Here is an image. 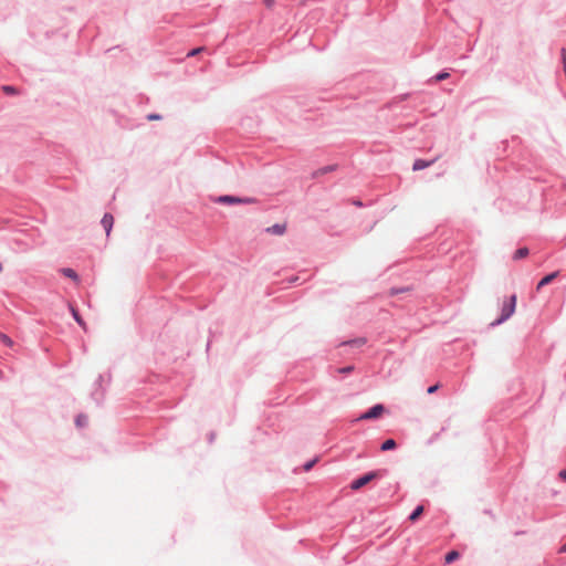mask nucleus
I'll list each match as a JSON object with an SVG mask.
<instances>
[{
	"mask_svg": "<svg viewBox=\"0 0 566 566\" xmlns=\"http://www.w3.org/2000/svg\"><path fill=\"white\" fill-rule=\"evenodd\" d=\"M387 474H388L387 469L373 470V471L366 472V473L359 475L358 478L354 479L350 482L349 486L353 491H358L359 489L367 485L371 481L382 479Z\"/></svg>",
	"mask_w": 566,
	"mask_h": 566,
	"instance_id": "obj_1",
	"label": "nucleus"
},
{
	"mask_svg": "<svg viewBox=\"0 0 566 566\" xmlns=\"http://www.w3.org/2000/svg\"><path fill=\"white\" fill-rule=\"evenodd\" d=\"M516 301V294H512L511 296L506 297L502 304L500 316L493 323H491V325L496 326L507 321L515 312Z\"/></svg>",
	"mask_w": 566,
	"mask_h": 566,
	"instance_id": "obj_2",
	"label": "nucleus"
},
{
	"mask_svg": "<svg viewBox=\"0 0 566 566\" xmlns=\"http://www.w3.org/2000/svg\"><path fill=\"white\" fill-rule=\"evenodd\" d=\"M213 201L216 203H220V205L233 206V205L254 203V202H256V199L251 198V197H238V196H233V195H222V196L216 197L213 199Z\"/></svg>",
	"mask_w": 566,
	"mask_h": 566,
	"instance_id": "obj_3",
	"label": "nucleus"
},
{
	"mask_svg": "<svg viewBox=\"0 0 566 566\" xmlns=\"http://www.w3.org/2000/svg\"><path fill=\"white\" fill-rule=\"evenodd\" d=\"M104 375L99 374L94 382V389L91 392V398L99 406L102 405L106 389L103 387Z\"/></svg>",
	"mask_w": 566,
	"mask_h": 566,
	"instance_id": "obj_4",
	"label": "nucleus"
},
{
	"mask_svg": "<svg viewBox=\"0 0 566 566\" xmlns=\"http://www.w3.org/2000/svg\"><path fill=\"white\" fill-rule=\"evenodd\" d=\"M385 412V406L382 403H376L373 407H370L367 411L360 415L358 420H374L381 417V415Z\"/></svg>",
	"mask_w": 566,
	"mask_h": 566,
	"instance_id": "obj_5",
	"label": "nucleus"
},
{
	"mask_svg": "<svg viewBox=\"0 0 566 566\" xmlns=\"http://www.w3.org/2000/svg\"><path fill=\"white\" fill-rule=\"evenodd\" d=\"M559 271H554L543 276L536 285V291H541L544 286L551 284L555 279L559 276Z\"/></svg>",
	"mask_w": 566,
	"mask_h": 566,
	"instance_id": "obj_6",
	"label": "nucleus"
},
{
	"mask_svg": "<svg viewBox=\"0 0 566 566\" xmlns=\"http://www.w3.org/2000/svg\"><path fill=\"white\" fill-rule=\"evenodd\" d=\"M101 224L104 228V230L106 232V235L108 237L111 234V231H112L113 226H114V217H113V214L109 213V212L104 213V216H103V218L101 220Z\"/></svg>",
	"mask_w": 566,
	"mask_h": 566,
	"instance_id": "obj_7",
	"label": "nucleus"
},
{
	"mask_svg": "<svg viewBox=\"0 0 566 566\" xmlns=\"http://www.w3.org/2000/svg\"><path fill=\"white\" fill-rule=\"evenodd\" d=\"M338 168V165L337 164H332V165H327V166H324L322 168H318L316 169L315 171L312 172V178L313 179H317L319 178L321 176L323 175H326V174H329V172H333V171H336Z\"/></svg>",
	"mask_w": 566,
	"mask_h": 566,
	"instance_id": "obj_8",
	"label": "nucleus"
},
{
	"mask_svg": "<svg viewBox=\"0 0 566 566\" xmlns=\"http://www.w3.org/2000/svg\"><path fill=\"white\" fill-rule=\"evenodd\" d=\"M366 343H367V338H365V337H357V338L344 340L339 345L340 346H349V347L358 348V347L364 346Z\"/></svg>",
	"mask_w": 566,
	"mask_h": 566,
	"instance_id": "obj_9",
	"label": "nucleus"
},
{
	"mask_svg": "<svg viewBox=\"0 0 566 566\" xmlns=\"http://www.w3.org/2000/svg\"><path fill=\"white\" fill-rule=\"evenodd\" d=\"M434 161H436V159H431V160L416 159L412 165V170L419 171V170L426 169V168L430 167Z\"/></svg>",
	"mask_w": 566,
	"mask_h": 566,
	"instance_id": "obj_10",
	"label": "nucleus"
},
{
	"mask_svg": "<svg viewBox=\"0 0 566 566\" xmlns=\"http://www.w3.org/2000/svg\"><path fill=\"white\" fill-rule=\"evenodd\" d=\"M266 231L271 234L282 235L286 231V226L284 223H275L266 229Z\"/></svg>",
	"mask_w": 566,
	"mask_h": 566,
	"instance_id": "obj_11",
	"label": "nucleus"
},
{
	"mask_svg": "<svg viewBox=\"0 0 566 566\" xmlns=\"http://www.w3.org/2000/svg\"><path fill=\"white\" fill-rule=\"evenodd\" d=\"M60 273L65 276V277H69L71 280H73L74 282H78L80 281V276L78 274L76 273L75 270L71 269V268H62L60 269Z\"/></svg>",
	"mask_w": 566,
	"mask_h": 566,
	"instance_id": "obj_12",
	"label": "nucleus"
},
{
	"mask_svg": "<svg viewBox=\"0 0 566 566\" xmlns=\"http://www.w3.org/2000/svg\"><path fill=\"white\" fill-rule=\"evenodd\" d=\"M450 77V73L447 70H442L429 80V83H438Z\"/></svg>",
	"mask_w": 566,
	"mask_h": 566,
	"instance_id": "obj_13",
	"label": "nucleus"
},
{
	"mask_svg": "<svg viewBox=\"0 0 566 566\" xmlns=\"http://www.w3.org/2000/svg\"><path fill=\"white\" fill-rule=\"evenodd\" d=\"M528 254L530 250L527 247L518 248L513 254V260L518 261L525 259Z\"/></svg>",
	"mask_w": 566,
	"mask_h": 566,
	"instance_id": "obj_14",
	"label": "nucleus"
},
{
	"mask_svg": "<svg viewBox=\"0 0 566 566\" xmlns=\"http://www.w3.org/2000/svg\"><path fill=\"white\" fill-rule=\"evenodd\" d=\"M396 448H397V442H396V440H394L391 438L385 440L380 446L381 451H390V450H395Z\"/></svg>",
	"mask_w": 566,
	"mask_h": 566,
	"instance_id": "obj_15",
	"label": "nucleus"
},
{
	"mask_svg": "<svg viewBox=\"0 0 566 566\" xmlns=\"http://www.w3.org/2000/svg\"><path fill=\"white\" fill-rule=\"evenodd\" d=\"M423 511L424 509L422 505H417L410 513L408 520L411 522H416L422 515Z\"/></svg>",
	"mask_w": 566,
	"mask_h": 566,
	"instance_id": "obj_16",
	"label": "nucleus"
},
{
	"mask_svg": "<svg viewBox=\"0 0 566 566\" xmlns=\"http://www.w3.org/2000/svg\"><path fill=\"white\" fill-rule=\"evenodd\" d=\"M87 422H88V418H87V416H86V415H84V413H80V415H77V416L75 417V424H76V427H78V428H83V427H85V426L87 424Z\"/></svg>",
	"mask_w": 566,
	"mask_h": 566,
	"instance_id": "obj_17",
	"label": "nucleus"
},
{
	"mask_svg": "<svg viewBox=\"0 0 566 566\" xmlns=\"http://www.w3.org/2000/svg\"><path fill=\"white\" fill-rule=\"evenodd\" d=\"M459 557H460L459 552L450 551L446 554L444 560L447 564H450V563H453L454 560H457Z\"/></svg>",
	"mask_w": 566,
	"mask_h": 566,
	"instance_id": "obj_18",
	"label": "nucleus"
},
{
	"mask_svg": "<svg viewBox=\"0 0 566 566\" xmlns=\"http://www.w3.org/2000/svg\"><path fill=\"white\" fill-rule=\"evenodd\" d=\"M71 313H72L73 318L75 319V322L80 326H84L85 325L84 319L80 315L78 311L76 308H74L73 306H71Z\"/></svg>",
	"mask_w": 566,
	"mask_h": 566,
	"instance_id": "obj_19",
	"label": "nucleus"
},
{
	"mask_svg": "<svg viewBox=\"0 0 566 566\" xmlns=\"http://www.w3.org/2000/svg\"><path fill=\"white\" fill-rule=\"evenodd\" d=\"M411 291V287L410 286H405V287H391L390 291H389V294L391 296L394 295H398L400 293H406V292H409Z\"/></svg>",
	"mask_w": 566,
	"mask_h": 566,
	"instance_id": "obj_20",
	"label": "nucleus"
},
{
	"mask_svg": "<svg viewBox=\"0 0 566 566\" xmlns=\"http://www.w3.org/2000/svg\"><path fill=\"white\" fill-rule=\"evenodd\" d=\"M2 91L7 94V95H15L18 93V90L12 86V85H4L2 87Z\"/></svg>",
	"mask_w": 566,
	"mask_h": 566,
	"instance_id": "obj_21",
	"label": "nucleus"
},
{
	"mask_svg": "<svg viewBox=\"0 0 566 566\" xmlns=\"http://www.w3.org/2000/svg\"><path fill=\"white\" fill-rule=\"evenodd\" d=\"M316 462H317V458H315V459H313V460H310V461L305 462V463L303 464V470H304L305 472H308L310 470H312V469H313V467L315 465V463H316Z\"/></svg>",
	"mask_w": 566,
	"mask_h": 566,
	"instance_id": "obj_22",
	"label": "nucleus"
},
{
	"mask_svg": "<svg viewBox=\"0 0 566 566\" xmlns=\"http://www.w3.org/2000/svg\"><path fill=\"white\" fill-rule=\"evenodd\" d=\"M354 369H355V367H354L353 365H348V366H345V367H340V368H338V369H337V371H338L339 374H345V375H347V374L353 373V371H354Z\"/></svg>",
	"mask_w": 566,
	"mask_h": 566,
	"instance_id": "obj_23",
	"label": "nucleus"
},
{
	"mask_svg": "<svg viewBox=\"0 0 566 566\" xmlns=\"http://www.w3.org/2000/svg\"><path fill=\"white\" fill-rule=\"evenodd\" d=\"M0 340H1L4 345H8V346H11V345L13 344L12 339H11L8 335H6V334H3V333H1V332H0Z\"/></svg>",
	"mask_w": 566,
	"mask_h": 566,
	"instance_id": "obj_24",
	"label": "nucleus"
},
{
	"mask_svg": "<svg viewBox=\"0 0 566 566\" xmlns=\"http://www.w3.org/2000/svg\"><path fill=\"white\" fill-rule=\"evenodd\" d=\"M205 50H206L205 46L195 48L188 52L187 56H195Z\"/></svg>",
	"mask_w": 566,
	"mask_h": 566,
	"instance_id": "obj_25",
	"label": "nucleus"
},
{
	"mask_svg": "<svg viewBox=\"0 0 566 566\" xmlns=\"http://www.w3.org/2000/svg\"><path fill=\"white\" fill-rule=\"evenodd\" d=\"M146 118L150 122L153 120H160L163 117L160 114H157V113H150L146 116Z\"/></svg>",
	"mask_w": 566,
	"mask_h": 566,
	"instance_id": "obj_26",
	"label": "nucleus"
},
{
	"mask_svg": "<svg viewBox=\"0 0 566 566\" xmlns=\"http://www.w3.org/2000/svg\"><path fill=\"white\" fill-rule=\"evenodd\" d=\"M440 385L439 384H434V385H431L427 388V392L429 395H432L434 394L438 389H439Z\"/></svg>",
	"mask_w": 566,
	"mask_h": 566,
	"instance_id": "obj_27",
	"label": "nucleus"
},
{
	"mask_svg": "<svg viewBox=\"0 0 566 566\" xmlns=\"http://www.w3.org/2000/svg\"><path fill=\"white\" fill-rule=\"evenodd\" d=\"M558 476L562 481L566 482V469L560 470Z\"/></svg>",
	"mask_w": 566,
	"mask_h": 566,
	"instance_id": "obj_28",
	"label": "nucleus"
},
{
	"mask_svg": "<svg viewBox=\"0 0 566 566\" xmlns=\"http://www.w3.org/2000/svg\"><path fill=\"white\" fill-rule=\"evenodd\" d=\"M214 439H216V433H214V432H210V433L208 434V441H209V443H212V442L214 441Z\"/></svg>",
	"mask_w": 566,
	"mask_h": 566,
	"instance_id": "obj_29",
	"label": "nucleus"
},
{
	"mask_svg": "<svg viewBox=\"0 0 566 566\" xmlns=\"http://www.w3.org/2000/svg\"><path fill=\"white\" fill-rule=\"evenodd\" d=\"M558 553L563 554V553H566V543L563 544L559 549H558Z\"/></svg>",
	"mask_w": 566,
	"mask_h": 566,
	"instance_id": "obj_30",
	"label": "nucleus"
},
{
	"mask_svg": "<svg viewBox=\"0 0 566 566\" xmlns=\"http://www.w3.org/2000/svg\"><path fill=\"white\" fill-rule=\"evenodd\" d=\"M272 3H273V0H265V4H266L268 7L272 6Z\"/></svg>",
	"mask_w": 566,
	"mask_h": 566,
	"instance_id": "obj_31",
	"label": "nucleus"
},
{
	"mask_svg": "<svg viewBox=\"0 0 566 566\" xmlns=\"http://www.w3.org/2000/svg\"><path fill=\"white\" fill-rule=\"evenodd\" d=\"M409 96V94H403L400 96L401 99H406Z\"/></svg>",
	"mask_w": 566,
	"mask_h": 566,
	"instance_id": "obj_32",
	"label": "nucleus"
},
{
	"mask_svg": "<svg viewBox=\"0 0 566 566\" xmlns=\"http://www.w3.org/2000/svg\"><path fill=\"white\" fill-rule=\"evenodd\" d=\"M355 205H357V206H359V207H360V206H361V202H360V201H355Z\"/></svg>",
	"mask_w": 566,
	"mask_h": 566,
	"instance_id": "obj_33",
	"label": "nucleus"
}]
</instances>
